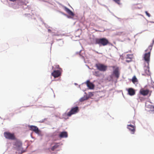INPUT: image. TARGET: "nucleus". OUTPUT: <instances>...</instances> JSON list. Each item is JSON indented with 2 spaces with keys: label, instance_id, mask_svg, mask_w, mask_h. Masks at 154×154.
<instances>
[{
  "label": "nucleus",
  "instance_id": "nucleus-1",
  "mask_svg": "<svg viewBox=\"0 0 154 154\" xmlns=\"http://www.w3.org/2000/svg\"><path fill=\"white\" fill-rule=\"evenodd\" d=\"M152 48V46L150 45L149 46L148 48L146 50V51H147L148 52L144 54L143 57L145 61L147 63L148 65L150 61V53Z\"/></svg>",
  "mask_w": 154,
  "mask_h": 154
},
{
  "label": "nucleus",
  "instance_id": "nucleus-2",
  "mask_svg": "<svg viewBox=\"0 0 154 154\" xmlns=\"http://www.w3.org/2000/svg\"><path fill=\"white\" fill-rule=\"evenodd\" d=\"M96 42L97 44H101L103 46L106 45L109 43L108 40L105 38L96 39Z\"/></svg>",
  "mask_w": 154,
  "mask_h": 154
},
{
  "label": "nucleus",
  "instance_id": "nucleus-3",
  "mask_svg": "<svg viewBox=\"0 0 154 154\" xmlns=\"http://www.w3.org/2000/svg\"><path fill=\"white\" fill-rule=\"evenodd\" d=\"M79 111V107L75 106L72 107L70 111L67 114V115L69 117L71 116L72 115L75 114Z\"/></svg>",
  "mask_w": 154,
  "mask_h": 154
},
{
  "label": "nucleus",
  "instance_id": "nucleus-4",
  "mask_svg": "<svg viewBox=\"0 0 154 154\" xmlns=\"http://www.w3.org/2000/svg\"><path fill=\"white\" fill-rule=\"evenodd\" d=\"M5 137L8 139L11 140H15L16 138L14 133H11L9 132H5L4 133Z\"/></svg>",
  "mask_w": 154,
  "mask_h": 154
},
{
  "label": "nucleus",
  "instance_id": "nucleus-5",
  "mask_svg": "<svg viewBox=\"0 0 154 154\" xmlns=\"http://www.w3.org/2000/svg\"><path fill=\"white\" fill-rule=\"evenodd\" d=\"M14 145L16 146L15 149L17 150L20 151H21L22 148V143L19 140H17L15 142Z\"/></svg>",
  "mask_w": 154,
  "mask_h": 154
},
{
  "label": "nucleus",
  "instance_id": "nucleus-6",
  "mask_svg": "<svg viewBox=\"0 0 154 154\" xmlns=\"http://www.w3.org/2000/svg\"><path fill=\"white\" fill-rule=\"evenodd\" d=\"M96 66L98 70L103 72L106 71L107 69V66L100 63L96 64Z\"/></svg>",
  "mask_w": 154,
  "mask_h": 154
},
{
  "label": "nucleus",
  "instance_id": "nucleus-7",
  "mask_svg": "<svg viewBox=\"0 0 154 154\" xmlns=\"http://www.w3.org/2000/svg\"><path fill=\"white\" fill-rule=\"evenodd\" d=\"M140 94L143 96H146L148 95H150L151 91L148 89L142 88L140 90Z\"/></svg>",
  "mask_w": 154,
  "mask_h": 154
},
{
  "label": "nucleus",
  "instance_id": "nucleus-8",
  "mask_svg": "<svg viewBox=\"0 0 154 154\" xmlns=\"http://www.w3.org/2000/svg\"><path fill=\"white\" fill-rule=\"evenodd\" d=\"M61 75V72L60 70H54L52 73L51 75L54 78L58 77Z\"/></svg>",
  "mask_w": 154,
  "mask_h": 154
},
{
  "label": "nucleus",
  "instance_id": "nucleus-9",
  "mask_svg": "<svg viewBox=\"0 0 154 154\" xmlns=\"http://www.w3.org/2000/svg\"><path fill=\"white\" fill-rule=\"evenodd\" d=\"M29 127L30 130L33 131L37 134L39 133V130L37 126L33 125H29Z\"/></svg>",
  "mask_w": 154,
  "mask_h": 154
},
{
  "label": "nucleus",
  "instance_id": "nucleus-10",
  "mask_svg": "<svg viewBox=\"0 0 154 154\" xmlns=\"http://www.w3.org/2000/svg\"><path fill=\"white\" fill-rule=\"evenodd\" d=\"M127 128L131 132L132 134L134 133L135 130V126L131 125H127Z\"/></svg>",
  "mask_w": 154,
  "mask_h": 154
},
{
  "label": "nucleus",
  "instance_id": "nucleus-11",
  "mask_svg": "<svg viewBox=\"0 0 154 154\" xmlns=\"http://www.w3.org/2000/svg\"><path fill=\"white\" fill-rule=\"evenodd\" d=\"M113 75H114L117 79L119 78V76L120 73L118 67H116L113 70Z\"/></svg>",
  "mask_w": 154,
  "mask_h": 154
},
{
  "label": "nucleus",
  "instance_id": "nucleus-12",
  "mask_svg": "<svg viewBox=\"0 0 154 154\" xmlns=\"http://www.w3.org/2000/svg\"><path fill=\"white\" fill-rule=\"evenodd\" d=\"M86 85L88 88L90 89H93L94 88V85L89 80H88L86 82Z\"/></svg>",
  "mask_w": 154,
  "mask_h": 154
},
{
  "label": "nucleus",
  "instance_id": "nucleus-13",
  "mask_svg": "<svg viewBox=\"0 0 154 154\" xmlns=\"http://www.w3.org/2000/svg\"><path fill=\"white\" fill-rule=\"evenodd\" d=\"M59 137L61 138L67 137H68L67 133L66 131L61 132L59 135Z\"/></svg>",
  "mask_w": 154,
  "mask_h": 154
},
{
  "label": "nucleus",
  "instance_id": "nucleus-14",
  "mask_svg": "<svg viewBox=\"0 0 154 154\" xmlns=\"http://www.w3.org/2000/svg\"><path fill=\"white\" fill-rule=\"evenodd\" d=\"M129 94L131 96L134 95L135 94V90L132 88H129L128 90Z\"/></svg>",
  "mask_w": 154,
  "mask_h": 154
},
{
  "label": "nucleus",
  "instance_id": "nucleus-15",
  "mask_svg": "<svg viewBox=\"0 0 154 154\" xmlns=\"http://www.w3.org/2000/svg\"><path fill=\"white\" fill-rule=\"evenodd\" d=\"M54 144L55 145L52 146L50 149L52 151H54L55 149L58 148L59 146V143H53L51 145Z\"/></svg>",
  "mask_w": 154,
  "mask_h": 154
},
{
  "label": "nucleus",
  "instance_id": "nucleus-16",
  "mask_svg": "<svg viewBox=\"0 0 154 154\" xmlns=\"http://www.w3.org/2000/svg\"><path fill=\"white\" fill-rule=\"evenodd\" d=\"M65 10L69 15L72 16H73L74 15V13L68 8L65 7Z\"/></svg>",
  "mask_w": 154,
  "mask_h": 154
},
{
  "label": "nucleus",
  "instance_id": "nucleus-17",
  "mask_svg": "<svg viewBox=\"0 0 154 154\" xmlns=\"http://www.w3.org/2000/svg\"><path fill=\"white\" fill-rule=\"evenodd\" d=\"M132 82L134 84H135L136 83L138 82V80L135 76H134L133 77L132 79Z\"/></svg>",
  "mask_w": 154,
  "mask_h": 154
},
{
  "label": "nucleus",
  "instance_id": "nucleus-18",
  "mask_svg": "<svg viewBox=\"0 0 154 154\" xmlns=\"http://www.w3.org/2000/svg\"><path fill=\"white\" fill-rule=\"evenodd\" d=\"M93 74L97 77H99L101 75V74L100 73V72L98 71H95L94 73Z\"/></svg>",
  "mask_w": 154,
  "mask_h": 154
},
{
  "label": "nucleus",
  "instance_id": "nucleus-19",
  "mask_svg": "<svg viewBox=\"0 0 154 154\" xmlns=\"http://www.w3.org/2000/svg\"><path fill=\"white\" fill-rule=\"evenodd\" d=\"M89 97H82L80 99V101L81 102L85 100H87L88 99Z\"/></svg>",
  "mask_w": 154,
  "mask_h": 154
},
{
  "label": "nucleus",
  "instance_id": "nucleus-20",
  "mask_svg": "<svg viewBox=\"0 0 154 154\" xmlns=\"http://www.w3.org/2000/svg\"><path fill=\"white\" fill-rule=\"evenodd\" d=\"M145 72L146 73L147 75H150V72L149 70V67H147L146 69L145 70Z\"/></svg>",
  "mask_w": 154,
  "mask_h": 154
},
{
  "label": "nucleus",
  "instance_id": "nucleus-21",
  "mask_svg": "<svg viewBox=\"0 0 154 154\" xmlns=\"http://www.w3.org/2000/svg\"><path fill=\"white\" fill-rule=\"evenodd\" d=\"M113 1L119 5H120L121 4L120 0H113Z\"/></svg>",
  "mask_w": 154,
  "mask_h": 154
},
{
  "label": "nucleus",
  "instance_id": "nucleus-22",
  "mask_svg": "<svg viewBox=\"0 0 154 154\" xmlns=\"http://www.w3.org/2000/svg\"><path fill=\"white\" fill-rule=\"evenodd\" d=\"M145 13L146 15L149 17H150V14L148 13L147 11H145Z\"/></svg>",
  "mask_w": 154,
  "mask_h": 154
},
{
  "label": "nucleus",
  "instance_id": "nucleus-23",
  "mask_svg": "<svg viewBox=\"0 0 154 154\" xmlns=\"http://www.w3.org/2000/svg\"><path fill=\"white\" fill-rule=\"evenodd\" d=\"M129 60H126V62H129L130 61H131V58H129Z\"/></svg>",
  "mask_w": 154,
  "mask_h": 154
},
{
  "label": "nucleus",
  "instance_id": "nucleus-24",
  "mask_svg": "<svg viewBox=\"0 0 154 154\" xmlns=\"http://www.w3.org/2000/svg\"><path fill=\"white\" fill-rule=\"evenodd\" d=\"M149 107L150 108V109L154 108V106H152V105H149Z\"/></svg>",
  "mask_w": 154,
  "mask_h": 154
},
{
  "label": "nucleus",
  "instance_id": "nucleus-25",
  "mask_svg": "<svg viewBox=\"0 0 154 154\" xmlns=\"http://www.w3.org/2000/svg\"><path fill=\"white\" fill-rule=\"evenodd\" d=\"M131 56L130 55H128V54L127 55L126 58L129 59V58H131V57H129V56Z\"/></svg>",
  "mask_w": 154,
  "mask_h": 154
},
{
  "label": "nucleus",
  "instance_id": "nucleus-26",
  "mask_svg": "<svg viewBox=\"0 0 154 154\" xmlns=\"http://www.w3.org/2000/svg\"><path fill=\"white\" fill-rule=\"evenodd\" d=\"M48 31L49 32H51V29H48Z\"/></svg>",
  "mask_w": 154,
  "mask_h": 154
},
{
  "label": "nucleus",
  "instance_id": "nucleus-27",
  "mask_svg": "<svg viewBox=\"0 0 154 154\" xmlns=\"http://www.w3.org/2000/svg\"><path fill=\"white\" fill-rule=\"evenodd\" d=\"M112 67L113 68V69H114L115 68V66H112Z\"/></svg>",
  "mask_w": 154,
  "mask_h": 154
},
{
  "label": "nucleus",
  "instance_id": "nucleus-28",
  "mask_svg": "<svg viewBox=\"0 0 154 154\" xmlns=\"http://www.w3.org/2000/svg\"><path fill=\"white\" fill-rule=\"evenodd\" d=\"M142 98V97H140V100H141Z\"/></svg>",
  "mask_w": 154,
  "mask_h": 154
}]
</instances>
